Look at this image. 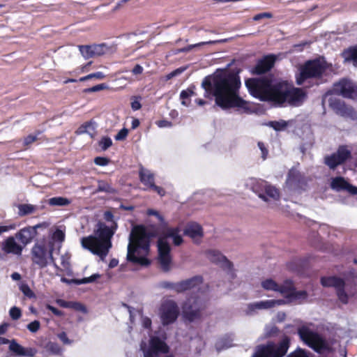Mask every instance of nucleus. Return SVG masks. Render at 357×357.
I'll return each instance as SVG.
<instances>
[{
  "instance_id": "nucleus-1",
  "label": "nucleus",
  "mask_w": 357,
  "mask_h": 357,
  "mask_svg": "<svg viewBox=\"0 0 357 357\" xmlns=\"http://www.w3.org/2000/svg\"><path fill=\"white\" fill-rule=\"evenodd\" d=\"M202 88L204 90L206 98L214 99L215 105L222 110L232 108L249 110L248 102L239 94L241 86L238 73L227 72L218 68L215 72L204 78Z\"/></svg>"
},
{
  "instance_id": "nucleus-2",
  "label": "nucleus",
  "mask_w": 357,
  "mask_h": 357,
  "mask_svg": "<svg viewBox=\"0 0 357 357\" xmlns=\"http://www.w3.org/2000/svg\"><path fill=\"white\" fill-rule=\"evenodd\" d=\"M250 94L261 101L271 102L275 105L285 104L298 107L307 97L301 88L291 87L285 81L273 82L266 78H248L245 81Z\"/></svg>"
},
{
  "instance_id": "nucleus-3",
  "label": "nucleus",
  "mask_w": 357,
  "mask_h": 357,
  "mask_svg": "<svg viewBox=\"0 0 357 357\" xmlns=\"http://www.w3.org/2000/svg\"><path fill=\"white\" fill-rule=\"evenodd\" d=\"M152 234L144 226L135 227L128 237L126 259L134 264L147 266L150 260L146 257L149 252Z\"/></svg>"
},
{
  "instance_id": "nucleus-4",
  "label": "nucleus",
  "mask_w": 357,
  "mask_h": 357,
  "mask_svg": "<svg viewBox=\"0 0 357 357\" xmlns=\"http://www.w3.org/2000/svg\"><path fill=\"white\" fill-rule=\"evenodd\" d=\"M117 227V224L107 225L105 222L99 221L94 229L93 235L82 238V248L98 256L102 261H104L112 248L111 239Z\"/></svg>"
},
{
  "instance_id": "nucleus-5",
  "label": "nucleus",
  "mask_w": 357,
  "mask_h": 357,
  "mask_svg": "<svg viewBox=\"0 0 357 357\" xmlns=\"http://www.w3.org/2000/svg\"><path fill=\"white\" fill-rule=\"evenodd\" d=\"M300 339L314 351L322 355H332L333 357H347V350L335 340H328L314 332L306 326L298 328Z\"/></svg>"
},
{
  "instance_id": "nucleus-6",
  "label": "nucleus",
  "mask_w": 357,
  "mask_h": 357,
  "mask_svg": "<svg viewBox=\"0 0 357 357\" xmlns=\"http://www.w3.org/2000/svg\"><path fill=\"white\" fill-rule=\"evenodd\" d=\"M207 301L202 295L191 296L182 306V316L185 322H200L205 316Z\"/></svg>"
},
{
  "instance_id": "nucleus-7",
  "label": "nucleus",
  "mask_w": 357,
  "mask_h": 357,
  "mask_svg": "<svg viewBox=\"0 0 357 357\" xmlns=\"http://www.w3.org/2000/svg\"><path fill=\"white\" fill-rule=\"evenodd\" d=\"M328 67V63L323 57L305 61L301 68L299 74L296 76V84L302 85L307 79L321 77Z\"/></svg>"
},
{
  "instance_id": "nucleus-8",
  "label": "nucleus",
  "mask_w": 357,
  "mask_h": 357,
  "mask_svg": "<svg viewBox=\"0 0 357 357\" xmlns=\"http://www.w3.org/2000/svg\"><path fill=\"white\" fill-rule=\"evenodd\" d=\"M261 287L267 291L279 292L289 302L306 298L307 295L305 291H296L290 280H287L283 284L279 285L273 280L266 279L261 282Z\"/></svg>"
},
{
  "instance_id": "nucleus-9",
  "label": "nucleus",
  "mask_w": 357,
  "mask_h": 357,
  "mask_svg": "<svg viewBox=\"0 0 357 357\" xmlns=\"http://www.w3.org/2000/svg\"><path fill=\"white\" fill-rule=\"evenodd\" d=\"M167 335L165 333L149 336V344L142 340L140 343V350L144 354V357H153V355L166 354L169 352V346L165 342Z\"/></svg>"
},
{
  "instance_id": "nucleus-10",
  "label": "nucleus",
  "mask_w": 357,
  "mask_h": 357,
  "mask_svg": "<svg viewBox=\"0 0 357 357\" xmlns=\"http://www.w3.org/2000/svg\"><path fill=\"white\" fill-rule=\"evenodd\" d=\"M289 347V338L284 337L279 344L268 342L256 347L251 357H284Z\"/></svg>"
},
{
  "instance_id": "nucleus-11",
  "label": "nucleus",
  "mask_w": 357,
  "mask_h": 357,
  "mask_svg": "<svg viewBox=\"0 0 357 357\" xmlns=\"http://www.w3.org/2000/svg\"><path fill=\"white\" fill-rule=\"evenodd\" d=\"M53 243L47 245L45 242H38L31 250V260L40 268H44L49 264V261H53Z\"/></svg>"
},
{
  "instance_id": "nucleus-12",
  "label": "nucleus",
  "mask_w": 357,
  "mask_h": 357,
  "mask_svg": "<svg viewBox=\"0 0 357 357\" xmlns=\"http://www.w3.org/2000/svg\"><path fill=\"white\" fill-rule=\"evenodd\" d=\"M252 190L263 201L268 202V198L276 201L280 198V192L278 190L269 185L266 181L252 178L250 180Z\"/></svg>"
},
{
  "instance_id": "nucleus-13",
  "label": "nucleus",
  "mask_w": 357,
  "mask_h": 357,
  "mask_svg": "<svg viewBox=\"0 0 357 357\" xmlns=\"http://www.w3.org/2000/svg\"><path fill=\"white\" fill-rule=\"evenodd\" d=\"M179 309L176 303L172 300L165 301L160 308V317L162 325L174 323L178 318Z\"/></svg>"
},
{
  "instance_id": "nucleus-14",
  "label": "nucleus",
  "mask_w": 357,
  "mask_h": 357,
  "mask_svg": "<svg viewBox=\"0 0 357 357\" xmlns=\"http://www.w3.org/2000/svg\"><path fill=\"white\" fill-rule=\"evenodd\" d=\"M321 284L325 287H334L340 301L343 304L348 303L349 296L345 291V282L342 279L335 276L322 277Z\"/></svg>"
},
{
  "instance_id": "nucleus-15",
  "label": "nucleus",
  "mask_w": 357,
  "mask_h": 357,
  "mask_svg": "<svg viewBox=\"0 0 357 357\" xmlns=\"http://www.w3.org/2000/svg\"><path fill=\"white\" fill-rule=\"evenodd\" d=\"M158 261L161 269L164 272H168L171 269L172 258L171 256V246L168 242H165L163 239H158Z\"/></svg>"
},
{
  "instance_id": "nucleus-16",
  "label": "nucleus",
  "mask_w": 357,
  "mask_h": 357,
  "mask_svg": "<svg viewBox=\"0 0 357 357\" xmlns=\"http://www.w3.org/2000/svg\"><path fill=\"white\" fill-rule=\"evenodd\" d=\"M351 156V151L345 146H340L336 152L326 155L324 163L331 169H335L338 165L343 164Z\"/></svg>"
},
{
  "instance_id": "nucleus-17",
  "label": "nucleus",
  "mask_w": 357,
  "mask_h": 357,
  "mask_svg": "<svg viewBox=\"0 0 357 357\" xmlns=\"http://www.w3.org/2000/svg\"><path fill=\"white\" fill-rule=\"evenodd\" d=\"M286 185L290 190H303L307 185V179L296 168L292 167L288 172Z\"/></svg>"
},
{
  "instance_id": "nucleus-18",
  "label": "nucleus",
  "mask_w": 357,
  "mask_h": 357,
  "mask_svg": "<svg viewBox=\"0 0 357 357\" xmlns=\"http://www.w3.org/2000/svg\"><path fill=\"white\" fill-rule=\"evenodd\" d=\"M333 91L344 98L357 100V86L349 79H342L334 84Z\"/></svg>"
},
{
  "instance_id": "nucleus-19",
  "label": "nucleus",
  "mask_w": 357,
  "mask_h": 357,
  "mask_svg": "<svg viewBox=\"0 0 357 357\" xmlns=\"http://www.w3.org/2000/svg\"><path fill=\"white\" fill-rule=\"evenodd\" d=\"M286 303V301L282 299L278 300H266L254 302L248 304L246 314L252 315L253 312L261 310H268L275 307V306L282 305Z\"/></svg>"
},
{
  "instance_id": "nucleus-20",
  "label": "nucleus",
  "mask_w": 357,
  "mask_h": 357,
  "mask_svg": "<svg viewBox=\"0 0 357 357\" xmlns=\"http://www.w3.org/2000/svg\"><path fill=\"white\" fill-rule=\"evenodd\" d=\"M162 229V231L158 239H163L165 242H167L168 238H172L173 244L176 246H179L183 243V239L180 234L181 230L179 227H171L167 224V226Z\"/></svg>"
},
{
  "instance_id": "nucleus-21",
  "label": "nucleus",
  "mask_w": 357,
  "mask_h": 357,
  "mask_svg": "<svg viewBox=\"0 0 357 357\" xmlns=\"http://www.w3.org/2000/svg\"><path fill=\"white\" fill-rule=\"evenodd\" d=\"M329 106L336 114L342 116L354 118L356 116V113L352 107L347 106L344 102L336 98H331L329 99Z\"/></svg>"
},
{
  "instance_id": "nucleus-22",
  "label": "nucleus",
  "mask_w": 357,
  "mask_h": 357,
  "mask_svg": "<svg viewBox=\"0 0 357 357\" xmlns=\"http://www.w3.org/2000/svg\"><path fill=\"white\" fill-rule=\"evenodd\" d=\"M276 57L273 54L265 56L259 60L256 66L252 69L253 75H261L269 71L274 66Z\"/></svg>"
},
{
  "instance_id": "nucleus-23",
  "label": "nucleus",
  "mask_w": 357,
  "mask_h": 357,
  "mask_svg": "<svg viewBox=\"0 0 357 357\" xmlns=\"http://www.w3.org/2000/svg\"><path fill=\"white\" fill-rule=\"evenodd\" d=\"M42 225L38 224L33 227H28L20 229L15 234V238L22 244L23 248L31 243L37 233V229L41 227Z\"/></svg>"
},
{
  "instance_id": "nucleus-24",
  "label": "nucleus",
  "mask_w": 357,
  "mask_h": 357,
  "mask_svg": "<svg viewBox=\"0 0 357 357\" xmlns=\"http://www.w3.org/2000/svg\"><path fill=\"white\" fill-rule=\"evenodd\" d=\"M331 188L337 192L346 190L351 195H357V187L348 183L344 178L342 176H337L332 178Z\"/></svg>"
},
{
  "instance_id": "nucleus-25",
  "label": "nucleus",
  "mask_w": 357,
  "mask_h": 357,
  "mask_svg": "<svg viewBox=\"0 0 357 357\" xmlns=\"http://www.w3.org/2000/svg\"><path fill=\"white\" fill-rule=\"evenodd\" d=\"M15 236H9L5 239L1 243V249L7 254H13L21 255L23 246L16 242Z\"/></svg>"
},
{
  "instance_id": "nucleus-26",
  "label": "nucleus",
  "mask_w": 357,
  "mask_h": 357,
  "mask_svg": "<svg viewBox=\"0 0 357 357\" xmlns=\"http://www.w3.org/2000/svg\"><path fill=\"white\" fill-rule=\"evenodd\" d=\"M206 256L211 261L220 265L224 268L231 270L232 268L231 262L218 250H209L206 252Z\"/></svg>"
},
{
  "instance_id": "nucleus-27",
  "label": "nucleus",
  "mask_w": 357,
  "mask_h": 357,
  "mask_svg": "<svg viewBox=\"0 0 357 357\" xmlns=\"http://www.w3.org/2000/svg\"><path fill=\"white\" fill-rule=\"evenodd\" d=\"M203 284V278L202 276L196 275L191 278L182 280L178 282V293L183 292L185 291L198 288L200 289V285Z\"/></svg>"
},
{
  "instance_id": "nucleus-28",
  "label": "nucleus",
  "mask_w": 357,
  "mask_h": 357,
  "mask_svg": "<svg viewBox=\"0 0 357 357\" xmlns=\"http://www.w3.org/2000/svg\"><path fill=\"white\" fill-rule=\"evenodd\" d=\"M183 234L193 239L202 238L204 236L203 228L196 222H189L183 229Z\"/></svg>"
},
{
  "instance_id": "nucleus-29",
  "label": "nucleus",
  "mask_w": 357,
  "mask_h": 357,
  "mask_svg": "<svg viewBox=\"0 0 357 357\" xmlns=\"http://www.w3.org/2000/svg\"><path fill=\"white\" fill-rule=\"evenodd\" d=\"M140 181L148 188L151 189L155 185V175L149 169L142 167L139 170Z\"/></svg>"
},
{
  "instance_id": "nucleus-30",
  "label": "nucleus",
  "mask_w": 357,
  "mask_h": 357,
  "mask_svg": "<svg viewBox=\"0 0 357 357\" xmlns=\"http://www.w3.org/2000/svg\"><path fill=\"white\" fill-rule=\"evenodd\" d=\"M234 335L232 333L225 334L222 337L218 339L215 344V349L218 351L228 349L233 345Z\"/></svg>"
},
{
  "instance_id": "nucleus-31",
  "label": "nucleus",
  "mask_w": 357,
  "mask_h": 357,
  "mask_svg": "<svg viewBox=\"0 0 357 357\" xmlns=\"http://www.w3.org/2000/svg\"><path fill=\"white\" fill-rule=\"evenodd\" d=\"M96 192H106L108 194L114 195L117 193L116 188H113L112 185L105 181H98Z\"/></svg>"
},
{
  "instance_id": "nucleus-32",
  "label": "nucleus",
  "mask_w": 357,
  "mask_h": 357,
  "mask_svg": "<svg viewBox=\"0 0 357 357\" xmlns=\"http://www.w3.org/2000/svg\"><path fill=\"white\" fill-rule=\"evenodd\" d=\"M48 204L53 206H65L70 204V200L63 197H54L48 199Z\"/></svg>"
},
{
  "instance_id": "nucleus-33",
  "label": "nucleus",
  "mask_w": 357,
  "mask_h": 357,
  "mask_svg": "<svg viewBox=\"0 0 357 357\" xmlns=\"http://www.w3.org/2000/svg\"><path fill=\"white\" fill-rule=\"evenodd\" d=\"M195 89V86H191L186 90H183L180 93V98L182 100L181 104L185 107H188L190 105V101H186V99L189 98L192 96L195 95L194 89Z\"/></svg>"
},
{
  "instance_id": "nucleus-34",
  "label": "nucleus",
  "mask_w": 357,
  "mask_h": 357,
  "mask_svg": "<svg viewBox=\"0 0 357 357\" xmlns=\"http://www.w3.org/2000/svg\"><path fill=\"white\" fill-rule=\"evenodd\" d=\"M94 57L100 56L106 54L109 48L105 43L91 45Z\"/></svg>"
},
{
  "instance_id": "nucleus-35",
  "label": "nucleus",
  "mask_w": 357,
  "mask_h": 357,
  "mask_svg": "<svg viewBox=\"0 0 357 357\" xmlns=\"http://www.w3.org/2000/svg\"><path fill=\"white\" fill-rule=\"evenodd\" d=\"M18 209L19 215L24 216L34 213L37 209V206L29 204H23L18 206Z\"/></svg>"
},
{
  "instance_id": "nucleus-36",
  "label": "nucleus",
  "mask_w": 357,
  "mask_h": 357,
  "mask_svg": "<svg viewBox=\"0 0 357 357\" xmlns=\"http://www.w3.org/2000/svg\"><path fill=\"white\" fill-rule=\"evenodd\" d=\"M344 56L347 61H352L354 66L357 67V46L345 51Z\"/></svg>"
},
{
  "instance_id": "nucleus-37",
  "label": "nucleus",
  "mask_w": 357,
  "mask_h": 357,
  "mask_svg": "<svg viewBox=\"0 0 357 357\" xmlns=\"http://www.w3.org/2000/svg\"><path fill=\"white\" fill-rule=\"evenodd\" d=\"M77 47L84 59L94 57L91 45H78Z\"/></svg>"
},
{
  "instance_id": "nucleus-38",
  "label": "nucleus",
  "mask_w": 357,
  "mask_h": 357,
  "mask_svg": "<svg viewBox=\"0 0 357 357\" xmlns=\"http://www.w3.org/2000/svg\"><path fill=\"white\" fill-rule=\"evenodd\" d=\"M24 347L18 344L15 340H12L10 342L9 349L17 356H22L24 354Z\"/></svg>"
},
{
  "instance_id": "nucleus-39",
  "label": "nucleus",
  "mask_w": 357,
  "mask_h": 357,
  "mask_svg": "<svg viewBox=\"0 0 357 357\" xmlns=\"http://www.w3.org/2000/svg\"><path fill=\"white\" fill-rule=\"evenodd\" d=\"M221 42H222V40H210V41H207V42H201L199 43L190 45L185 47H183L179 50V52H188L191 51L193 48L197 47H200V46H202V45H204L206 44H215V43H221Z\"/></svg>"
},
{
  "instance_id": "nucleus-40",
  "label": "nucleus",
  "mask_w": 357,
  "mask_h": 357,
  "mask_svg": "<svg viewBox=\"0 0 357 357\" xmlns=\"http://www.w3.org/2000/svg\"><path fill=\"white\" fill-rule=\"evenodd\" d=\"M88 128H91V131H95V130H96L95 123H93L91 121L86 123L85 124L82 125L79 128L78 132L79 134L87 133L91 137H93V133L90 130H89Z\"/></svg>"
},
{
  "instance_id": "nucleus-41",
  "label": "nucleus",
  "mask_w": 357,
  "mask_h": 357,
  "mask_svg": "<svg viewBox=\"0 0 357 357\" xmlns=\"http://www.w3.org/2000/svg\"><path fill=\"white\" fill-rule=\"evenodd\" d=\"M268 125L276 131H281L287 127L288 123L284 120H280L270 121Z\"/></svg>"
},
{
  "instance_id": "nucleus-42",
  "label": "nucleus",
  "mask_w": 357,
  "mask_h": 357,
  "mask_svg": "<svg viewBox=\"0 0 357 357\" xmlns=\"http://www.w3.org/2000/svg\"><path fill=\"white\" fill-rule=\"evenodd\" d=\"M20 290L29 298L35 297V294L26 283H21L19 286Z\"/></svg>"
},
{
  "instance_id": "nucleus-43",
  "label": "nucleus",
  "mask_w": 357,
  "mask_h": 357,
  "mask_svg": "<svg viewBox=\"0 0 357 357\" xmlns=\"http://www.w3.org/2000/svg\"><path fill=\"white\" fill-rule=\"evenodd\" d=\"M102 151H105L112 145V140L109 137L105 136L101 138L98 142Z\"/></svg>"
},
{
  "instance_id": "nucleus-44",
  "label": "nucleus",
  "mask_w": 357,
  "mask_h": 357,
  "mask_svg": "<svg viewBox=\"0 0 357 357\" xmlns=\"http://www.w3.org/2000/svg\"><path fill=\"white\" fill-rule=\"evenodd\" d=\"M105 77V74L103 73H102V72H96V73H94L89 74L86 76L80 77L79 80L80 82H84V81L91 79H93V78H95V79H102Z\"/></svg>"
},
{
  "instance_id": "nucleus-45",
  "label": "nucleus",
  "mask_w": 357,
  "mask_h": 357,
  "mask_svg": "<svg viewBox=\"0 0 357 357\" xmlns=\"http://www.w3.org/2000/svg\"><path fill=\"white\" fill-rule=\"evenodd\" d=\"M147 215H154L158 218V220L161 223V227H164L167 226V224H168L165 220L162 215H161L158 211L154 210V209H149L147 211Z\"/></svg>"
},
{
  "instance_id": "nucleus-46",
  "label": "nucleus",
  "mask_w": 357,
  "mask_h": 357,
  "mask_svg": "<svg viewBox=\"0 0 357 357\" xmlns=\"http://www.w3.org/2000/svg\"><path fill=\"white\" fill-rule=\"evenodd\" d=\"M160 287L167 289H172L176 292L178 293V282H172L168 281H164L160 283Z\"/></svg>"
},
{
  "instance_id": "nucleus-47",
  "label": "nucleus",
  "mask_w": 357,
  "mask_h": 357,
  "mask_svg": "<svg viewBox=\"0 0 357 357\" xmlns=\"http://www.w3.org/2000/svg\"><path fill=\"white\" fill-rule=\"evenodd\" d=\"M9 314L13 320H17L21 317L22 312L19 307L14 306L10 309Z\"/></svg>"
},
{
  "instance_id": "nucleus-48",
  "label": "nucleus",
  "mask_w": 357,
  "mask_h": 357,
  "mask_svg": "<svg viewBox=\"0 0 357 357\" xmlns=\"http://www.w3.org/2000/svg\"><path fill=\"white\" fill-rule=\"evenodd\" d=\"M286 357H309L307 351L298 347L294 351L290 353Z\"/></svg>"
},
{
  "instance_id": "nucleus-49",
  "label": "nucleus",
  "mask_w": 357,
  "mask_h": 357,
  "mask_svg": "<svg viewBox=\"0 0 357 357\" xmlns=\"http://www.w3.org/2000/svg\"><path fill=\"white\" fill-rule=\"evenodd\" d=\"M107 85H106L105 84H100L92 87L85 89L84 90V92L86 93L97 92L101 90L106 89H107Z\"/></svg>"
},
{
  "instance_id": "nucleus-50",
  "label": "nucleus",
  "mask_w": 357,
  "mask_h": 357,
  "mask_svg": "<svg viewBox=\"0 0 357 357\" xmlns=\"http://www.w3.org/2000/svg\"><path fill=\"white\" fill-rule=\"evenodd\" d=\"M47 350L51 351L52 354L59 355L61 348L58 344L54 342H49L46 346Z\"/></svg>"
},
{
  "instance_id": "nucleus-51",
  "label": "nucleus",
  "mask_w": 357,
  "mask_h": 357,
  "mask_svg": "<svg viewBox=\"0 0 357 357\" xmlns=\"http://www.w3.org/2000/svg\"><path fill=\"white\" fill-rule=\"evenodd\" d=\"M279 329L275 325H267L265 328V333L267 336L275 335L278 333Z\"/></svg>"
},
{
  "instance_id": "nucleus-52",
  "label": "nucleus",
  "mask_w": 357,
  "mask_h": 357,
  "mask_svg": "<svg viewBox=\"0 0 357 357\" xmlns=\"http://www.w3.org/2000/svg\"><path fill=\"white\" fill-rule=\"evenodd\" d=\"M72 309H74L75 310L82 312L84 314L87 313V309L86 307L82 303L79 302H72L71 307Z\"/></svg>"
},
{
  "instance_id": "nucleus-53",
  "label": "nucleus",
  "mask_w": 357,
  "mask_h": 357,
  "mask_svg": "<svg viewBox=\"0 0 357 357\" xmlns=\"http://www.w3.org/2000/svg\"><path fill=\"white\" fill-rule=\"evenodd\" d=\"M128 134V130L126 128H122L119 131V132L115 135L114 139L116 141H123L124 140Z\"/></svg>"
},
{
  "instance_id": "nucleus-54",
  "label": "nucleus",
  "mask_w": 357,
  "mask_h": 357,
  "mask_svg": "<svg viewBox=\"0 0 357 357\" xmlns=\"http://www.w3.org/2000/svg\"><path fill=\"white\" fill-rule=\"evenodd\" d=\"M109 159H108L107 158H105V157L98 156V157H96L94 158V163L96 165H98L100 167L106 166L109 164Z\"/></svg>"
},
{
  "instance_id": "nucleus-55",
  "label": "nucleus",
  "mask_w": 357,
  "mask_h": 357,
  "mask_svg": "<svg viewBox=\"0 0 357 357\" xmlns=\"http://www.w3.org/2000/svg\"><path fill=\"white\" fill-rule=\"evenodd\" d=\"M36 354H37L36 349H35L33 347H26V348L24 347V354H22V356L33 357Z\"/></svg>"
},
{
  "instance_id": "nucleus-56",
  "label": "nucleus",
  "mask_w": 357,
  "mask_h": 357,
  "mask_svg": "<svg viewBox=\"0 0 357 357\" xmlns=\"http://www.w3.org/2000/svg\"><path fill=\"white\" fill-rule=\"evenodd\" d=\"M40 326V322L37 320H35L27 325V328L29 331L36 333L39 330Z\"/></svg>"
},
{
  "instance_id": "nucleus-57",
  "label": "nucleus",
  "mask_w": 357,
  "mask_h": 357,
  "mask_svg": "<svg viewBox=\"0 0 357 357\" xmlns=\"http://www.w3.org/2000/svg\"><path fill=\"white\" fill-rule=\"evenodd\" d=\"M52 238L54 240L58 241L59 242H62L65 238V234L61 229H56V231L53 233Z\"/></svg>"
},
{
  "instance_id": "nucleus-58",
  "label": "nucleus",
  "mask_w": 357,
  "mask_h": 357,
  "mask_svg": "<svg viewBox=\"0 0 357 357\" xmlns=\"http://www.w3.org/2000/svg\"><path fill=\"white\" fill-rule=\"evenodd\" d=\"M103 218L105 221L110 222V225H113L114 224H117L114 220V217L113 213L109 211H107L104 213Z\"/></svg>"
},
{
  "instance_id": "nucleus-59",
  "label": "nucleus",
  "mask_w": 357,
  "mask_h": 357,
  "mask_svg": "<svg viewBox=\"0 0 357 357\" xmlns=\"http://www.w3.org/2000/svg\"><path fill=\"white\" fill-rule=\"evenodd\" d=\"M142 326L143 328L146 329H151V324L152 321L151 319L148 317H142L141 319Z\"/></svg>"
},
{
  "instance_id": "nucleus-60",
  "label": "nucleus",
  "mask_w": 357,
  "mask_h": 357,
  "mask_svg": "<svg viewBox=\"0 0 357 357\" xmlns=\"http://www.w3.org/2000/svg\"><path fill=\"white\" fill-rule=\"evenodd\" d=\"M259 149L261 152V158L263 160H266L268 153L267 149L266 148L264 144L261 142H259L257 144Z\"/></svg>"
},
{
  "instance_id": "nucleus-61",
  "label": "nucleus",
  "mask_w": 357,
  "mask_h": 357,
  "mask_svg": "<svg viewBox=\"0 0 357 357\" xmlns=\"http://www.w3.org/2000/svg\"><path fill=\"white\" fill-rule=\"evenodd\" d=\"M273 15L271 13H261L254 16L253 20L259 21L263 18H271Z\"/></svg>"
},
{
  "instance_id": "nucleus-62",
  "label": "nucleus",
  "mask_w": 357,
  "mask_h": 357,
  "mask_svg": "<svg viewBox=\"0 0 357 357\" xmlns=\"http://www.w3.org/2000/svg\"><path fill=\"white\" fill-rule=\"evenodd\" d=\"M46 308L49 310H50L54 315L57 316V317H61L63 315V312L59 310H58L57 308H56L55 307L50 305V304H47L46 305Z\"/></svg>"
},
{
  "instance_id": "nucleus-63",
  "label": "nucleus",
  "mask_w": 357,
  "mask_h": 357,
  "mask_svg": "<svg viewBox=\"0 0 357 357\" xmlns=\"http://www.w3.org/2000/svg\"><path fill=\"white\" fill-rule=\"evenodd\" d=\"M73 301H66L63 299H57L56 303L61 307L70 308Z\"/></svg>"
},
{
  "instance_id": "nucleus-64",
  "label": "nucleus",
  "mask_w": 357,
  "mask_h": 357,
  "mask_svg": "<svg viewBox=\"0 0 357 357\" xmlns=\"http://www.w3.org/2000/svg\"><path fill=\"white\" fill-rule=\"evenodd\" d=\"M144 68L139 64H137L132 70V73L133 75H141L143 73Z\"/></svg>"
}]
</instances>
